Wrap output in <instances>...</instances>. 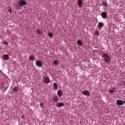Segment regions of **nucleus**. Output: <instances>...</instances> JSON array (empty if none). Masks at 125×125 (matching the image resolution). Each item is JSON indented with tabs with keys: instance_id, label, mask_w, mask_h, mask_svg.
Instances as JSON below:
<instances>
[{
	"instance_id": "obj_1",
	"label": "nucleus",
	"mask_w": 125,
	"mask_h": 125,
	"mask_svg": "<svg viewBox=\"0 0 125 125\" xmlns=\"http://www.w3.org/2000/svg\"><path fill=\"white\" fill-rule=\"evenodd\" d=\"M103 58H104L105 62L106 63H108V62H110L111 61V59L110 58V57L108 56V54H103Z\"/></svg>"
},
{
	"instance_id": "obj_2",
	"label": "nucleus",
	"mask_w": 125,
	"mask_h": 125,
	"mask_svg": "<svg viewBox=\"0 0 125 125\" xmlns=\"http://www.w3.org/2000/svg\"><path fill=\"white\" fill-rule=\"evenodd\" d=\"M42 82L44 83H49L50 79L48 77H43L42 78Z\"/></svg>"
},
{
	"instance_id": "obj_3",
	"label": "nucleus",
	"mask_w": 125,
	"mask_h": 125,
	"mask_svg": "<svg viewBox=\"0 0 125 125\" xmlns=\"http://www.w3.org/2000/svg\"><path fill=\"white\" fill-rule=\"evenodd\" d=\"M19 4H20L21 7H22L23 5H27V2L24 0H20L19 1Z\"/></svg>"
},
{
	"instance_id": "obj_4",
	"label": "nucleus",
	"mask_w": 125,
	"mask_h": 125,
	"mask_svg": "<svg viewBox=\"0 0 125 125\" xmlns=\"http://www.w3.org/2000/svg\"><path fill=\"white\" fill-rule=\"evenodd\" d=\"M42 62L40 61H37L36 62V65L37 67H39V68H41L42 67Z\"/></svg>"
},
{
	"instance_id": "obj_5",
	"label": "nucleus",
	"mask_w": 125,
	"mask_h": 125,
	"mask_svg": "<svg viewBox=\"0 0 125 125\" xmlns=\"http://www.w3.org/2000/svg\"><path fill=\"white\" fill-rule=\"evenodd\" d=\"M82 94L83 95H86V96H89L90 95V93L87 90H85L82 91Z\"/></svg>"
},
{
	"instance_id": "obj_6",
	"label": "nucleus",
	"mask_w": 125,
	"mask_h": 125,
	"mask_svg": "<svg viewBox=\"0 0 125 125\" xmlns=\"http://www.w3.org/2000/svg\"><path fill=\"white\" fill-rule=\"evenodd\" d=\"M124 101L121 100H118L116 101V104L117 106H121L122 105H124Z\"/></svg>"
},
{
	"instance_id": "obj_7",
	"label": "nucleus",
	"mask_w": 125,
	"mask_h": 125,
	"mask_svg": "<svg viewBox=\"0 0 125 125\" xmlns=\"http://www.w3.org/2000/svg\"><path fill=\"white\" fill-rule=\"evenodd\" d=\"M77 3L79 7L82 8L83 7V0H78Z\"/></svg>"
},
{
	"instance_id": "obj_8",
	"label": "nucleus",
	"mask_w": 125,
	"mask_h": 125,
	"mask_svg": "<svg viewBox=\"0 0 125 125\" xmlns=\"http://www.w3.org/2000/svg\"><path fill=\"white\" fill-rule=\"evenodd\" d=\"M101 15L104 19L107 18V13L106 12H102Z\"/></svg>"
},
{
	"instance_id": "obj_9",
	"label": "nucleus",
	"mask_w": 125,
	"mask_h": 125,
	"mask_svg": "<svg viewBox=\"0 0 125 125\" xmlns=\"http://www.w3.org/2000/svg\"><path fill=\"white\" fill-rule=\"evenodd\" d=\"M103 27H104V23L102 22H99L98 24V28L101 29V28H103Z\"/></svg>"
},
{
	"instance_id": "obj_10",
	"label": "nucleus",
	"mask_w": 125,
	"mask_h": 125,
	"mask_svg": "<svg viewBox=\"0 0 125 125\" xmlns=\"http://www.w3.org/2000/svg\"><path fill=\"white\" fill-rule=\"evenodd\" d=\"M64 104L63 103H58L56 104V107H57L58 108H60L61 107H63V106H64Z\"/></svg>"
},
{
	"instance_id": "obj_11",
	"label": "nucleus",
	"mask_w": 125,
	"mask_h": 125,
	"mask_svg": "<svg viewBox=\"0 0 125 125\" xmlns=\"http://www.w3.org/2000/svg\"><path fill=\"white\" fill-rule=\"evenodd\" d=\"M57 94L58 96H59V97H61V96L63 95V92H62V90H58Z\"/></svg>"
},
{
	"instance_id": "obj_12",
	"label": "nucleus",
	"mask_w": 125,
	"mask_h": 125,
	"mask_svg": "<svg viewBox=\"0 0 125 125\" xmlns=\"http://www.w3.org/2000/svg\"><path fill=\"white\" fill-rule=\"evenodd\" d=\"M53 102H55L57 103L58 102V97L57 96H55L53 98Z\"/></svg>"
},
{
	"instance_id": "obj_13",
	"label": "nucleus",
	"mask_w": 125,
	"mask_h": 125,
	"mask_svg": "<svg viewBox=\"0 0 125 125\" xmlns=\"http://www.w3.org/2000/svg\"><path fill=\"white\" fill-rule=\"evenodd\" d=\"M3 57L4 58V60L7 61L9 59V57L6 54L3 55Z\"/></svg>"
},
{
	"instance_id": "obj_14",
	"label": "nucleus",
	"mask_w": 125,
	"mask_h": 125,
	"mask_svg": "<svg viewBox=\"0 0 125 125\" xmlns=\"http://www.w3.org/2000/svg\"><path fill=\"white\" fill-rule=\"evenodd\" d=\"M77 42L78 45H80V46H82V45H83V42H82V40H79L77 41Z\"/></svg>"
},
{
	"instance_id": "obj_15",
	"label": "nucleus",
	"mask_w": 125,
	"mask_h": 125,
	"mask_svg": "<svg viewBox=\"0 0 125 125\" xmlns=\"http://www.w3.org/2000/svg\"><path fill=\"white\" fill-rule=\"evenodd\" d=\"M53 87L55 89H57V88H58V84H57L56 83H53Z\"/></svg>"
},
{
	"instance_id": "obj_16",
	"label": "nucleus",
	"mask_w": 125,
	"mask_h": 125,
	"mask_svg": "<svg viewBox=\"0 0 125 125\" xmlns=\"http://www.w3.org/2000/svg\"><path fill=\"white\" fill-rule=\"evenodd\" d=\"M18 90H19V88L17 87H15L13 88V91L14 92H17V91H18Z\"/></svg>"
},
{
	"instance_id": "obj_17",
	"label": "nucleus",
	"mask_w": 125,
	"mask_h": 125,
	"mask_svg": "<svg viewBox=\"0 0 125 125\" xmlns=\"http://www.w3.org/2000/svg\"><path fill=\"white\" fill-rule=\"evenodd\" d=\"M48 37H49V38H52V37H53V34H52V32H49L48 34Z\"/></svg>"
},
{
	"instance_id": "obj_18",
	"label": "nucleus",
	"mask_w": 125,
	"mask_h": 125,
	"mask_svg": "<svg viewBox=\"0 0 125 125\" xmlns=\"http://www.w3.org/2000/svg\"><path fill=\"white\" fill-rule=\"evenodd\" d=\"M114 90H115V87H114L113 88V89H109V92H111V93H113V92H114Z\"/></svg>"
},
{
	"instance_id": "obj_19",
	"label": "nucleus",
	"mask_w": 125,
	"mask_h": 125,
	"mask_svg": "<svg viewBox=\"0 0 125 125\" xmlns=\"http://www.w3.org/2000/svg\"><path fill=\"white\" fill-rule=\"evenodd\" d=\"M103 6H108V4H107V2L103 1Z\"/></svg>"
},
{
	"instance_id": "obj_20",
	"label": "nucleus",
	"mask_w": 125,
	"mask_h": 125,
	"mask_svg": "<svg viewBox=\"0 0 125 125\" xmlns=\"http://www.w3.org/2000/svg\"><path fill=\"white\" fill-rule=\"evenodd\" d=\"M54 64L55 65H58V64H59L58 61H57V60L54 61Z\"/></svg>"
},
{
	"instance_id": "obj_21",
	"label": "nucleus",
	"mask_w": 125,
	"mask_h": 125,
	"mask_svg": "<svg viewBox=\"0 0 125 125\" xmlns=\"http://www.w3.org/2000/svg\"><path fill=\"white\" fill-rule=\"evenodd\" d=\"M37 33L39 34V35H41L42 32L41 31V30L38 29L37 30Z\"/></svg>"
},
{
	"instance_id": "obj_22",
	"label": "nucleus",
	"mask_w": 125,
	"mask_h": 125,
	"mask_svg": "<svg viewBox=\"0 0 125 125\" xmlns=\"http://www.w3.org/2000/svg\"><path fill=\"white\" fill-rule=\"evenodd\" d=\"M95 35L96 36H99V31H95Z\"/></svg>"
},
{
	"instance_id": "obj_23",
	"label": "nucleus",
	"mask_w": 125,
	"mask_h": 125,
	"mask_svg": "<svg viewBox=\"0 0 125 125\" xmlns=\"http://www.w3.org/2000/svg\"><path fill=\"white\" fill-rule=\"evenodd\" d=\"M8 12L11 14V13L12 12V9H11V7L9 8Z\"/></svg>"
},
{
	"instance_id": "obj_24",
	"label": "nucleus",
	"mask_w": 125,
	"mask_h": 125,
	"mask_svg": "<svg viewBox=\"0 0 125 125\" xmlns=\"http://www.w3.org/2000/svg\"><path fill=\"white\" fill-rule=\"evenodd\" d=\"M30 60H31V61H34V57H33L32 56H30Z\"/></svg>"
},
{
	"instance_id": "obj_25",
	"label": "nucleus",
	"mask_w": 125,
	"mask_h": 125,
	"mask_svg": "<svg viewBox=\"0 0 125 125\" xmlns=\"http://www.w3.org/2000/svg\"><path fill=\"white\" fill-rule=\"evenodd\" d=\"M2 44H5V45H7L8 44V43L7 42L4 41L2 43Z\"/></svg>"
},
{
	"instance_id": "obj_26",
	"label": "nucleus",
	"mask_w": 125,
	"mask_h": 125,
	"mask_svg": "<svg viewBox=\"0 0 125 125\" xmlns=\"http://www.w3.org/2000/svg\"><path fill=\"white\" fill-rule=\"evenodd\" d=\"M40 106L42 107V108H43V104L42 103H41Z\"/></svg>"
},
{
	"instance_id": "obj_27",
	"label": "nucleus",
	"mask_w": 125,
	"mask_h": 125,
	"mask_svg": "<svg viewBox=\"0 0 125 125\" xmlns=\"http://www.w3.org/2000/svg\"><path fill=\"white\" fill-rule=\"evenodd\" d=\"M123 83H124V86L125 87V81L123 82Z\"/></svg>"
},
{
	"instance_id": "obj_28",
	"label": "nucleus",
	"mask_w": 125,
	"mask_h": 125,
	"mask_svg": "<svg viewBox=\"0 0 125 125\" xmlns=\"http://www.w3.org/2000/svg\"><path fill=\"white\" fill-rule=\"evenodd\" d=\"M21 118H22V119H24V116H23V115L21 116Z\"/></svg>"
}]
</instances>
